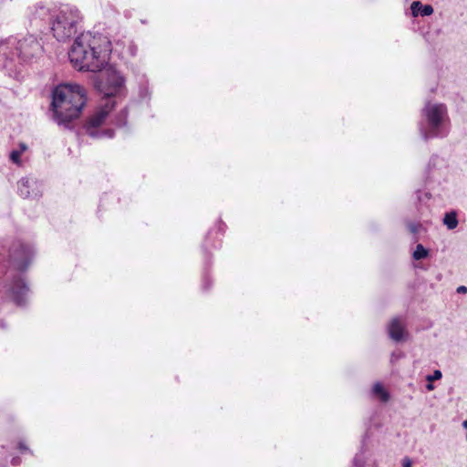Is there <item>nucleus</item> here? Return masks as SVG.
<instances>
[{"instance_id": "nucleus-1", "label": "nucleus", "mask_w": 467, "mask_h": 467, "mask_svg": "<svg viewBox=\"0 0 467 467\" xmlns=\"http://www.w3.org/2000/svg\"><path fill=\"white\" fill-rule=\"evenodd\" d=\"M111 51V43L107 36L86 32L75 39L68 57L75 68L97 72L107 64Z\"/></svg>"}, {"instance_id": "nucleus-2", "label": "nucleus", "mask_w": 467, "mask_h": 467, "mask_svg": "<svg viewBox=\"0 0 467 467\" xmlns=\"http://www.w3.org/2000/svg\"><path fill=\"white\" fill-rule=\"evenodd\" d=\"M85 104V89L78 84H61L52 92L54 119L59 125L67 126L78 119Z\"/></svg>"}, {"instance_id": "nucleus-3", "label": "nucleus", "mask_w": 467, "mask_h": 467, "mask_svg": "<svg viewBox=\"0 0 467 467\" xmlns=\"http://www.w3.org/2000/svg\"><path fill=\"white\" fill-rule=\"evenodd\" d=\"M124 78L113 67H109L103 73L104 94L103 105L95 112L86 125L87 133L90 137H99L96 128L101 125L116 104L115 97L120 96L124 90Z\"/></svg>"}, {"instance_id": "nucleus-4", "label": "nucleus", "mask_w": 467, "mask_h": 467, "mask_svg": "<svg viewBox=\"0 0 467 467\" xmlns=\"http://www.w3.org/2000/svg\"><path fill=\"white\" fill-rule=\"evenodd\" d=\"M450 118L442 103L428 102L421 112L420 132L424 140L442 138L448 133Z\"/></svg>"}, {"instance_id": "nucleus-5", "label": "nucleus", "mask_w": 467, "mask_h": 467, "mask_svg": "<svg viewBox=\"0 0 467 467\" xmlns=\"http://www.w3.org/2000/svg\"><path fill=\"white\" fill-rule=\"evenodd\" d=\"M80 15L76 7L64 5L55 10L50 29L58 41H66L76 34Z\"/></svg>"}, {"instance_id": "nucleus-6", "label": "nucleus", "mask_w": 467, "mask_h": 467, "mask_svg": "<svg viewBox=\"0 0 467 467\" xmlns=\"http://www.w3.org/2000/svg\"><path fill=\"white\" fill-rule=\"evenodd\" d=\"M9 47H16V55L24 60L30 59L42 51V46L37 38L32 35L25 36L23 39L16 41L15 38L7 39L1 45L0 51L6 55L5 49Z\"/></svg>"}, {"instance_id": "nucleus-7", "label": "nucleus", "mask_w": 467, "mask_h": 467, "mask_svg": "<svg viewBox=\"0 0 467 467\" xmlns=\"http://www.w3.org/2000/svg\"><path fill=\"white\" fill-rule=\"evenodd\" d=\"M32 254L33 250L31 247L21 243H16L10 251L9 256L16 268L24 270L28 265Z\"/></svg>"}, {"instance_id": "nucleus-8", "label": "nucleus", "mask_w": 467, "mask_h": 467, "mask_svg": "<svg viewBox=\"0 0 467 467\" xmlns=\"http://www.w3.org/2000/svg\"><path fill=\"white\" fill-rule=\"evenodd\" d=\"M18 192L23 198L36 197L40 194V184L31 178H22L18 182Z\"/></svg>"}, {"instance_id": "nucleus-9", "label": "nucleus", "mask_w": 467, "mask_h": 467, "mask_svg": "<svg viewBox=\"0 0 467 467\" xmlns=\"http://www.w3.org/2000/svg\"><path fill=\"white\" fill-rule=\"evenodd\" d=\"M8 292L16 304L22 305L25 303L26 296L28 292V287L25 284L24 280L19 277L12 282L8 287Z\"/></svg>"}, {"instance_id": "nucleus-10", "label": "nucleus", "mask_w": 467, "mask_h": 467, "mask_svg": "<svg viewBox=\"0 0 467 467\" xmlns=\"http://www.w3.org/2000/svg\"><path fill=\"white\" fill-rule=\"evenodd\" d=\"M57 7H50L43 4H37L31 9L30 16L34 22L44 21L48 22L50 25L53 20V15Z\"/></svg>"}, {"instance_id": "nucleus-11", "label": "nucleus", "mask_w": 467, "mask_h": 467, "mask_svg": "<svg viewBox=\"0 0 467 467\" xmlns=\"http://www.w3.org/2000/svg\"><path fill=\"white\" fill-rule=\"evenodd\" d=\"M388 331L389 337L393 339L394 341H402L407 338V332L405 330V325L403 321L400 318H393L389 326H388Z\"/></svg>"}, {"instance_id": "nucleus-12", "label": "nucleus", "mask_w": 467, "mask_h": 467, "mask_svg": "<svg viewBox=\"0 0 467 467\" xmlns=\"http://www.w3.org/2000/svg\"><path fill=\"white\" fill-rule=\"evenodd\" d=\"M410 10L414 17L418 16H428L433 13V7L431 5H422L420 1L412 2Z\"/></svg>"}, {"instance_id": "nucleus-13", "label": "nucleus", "mask_w": 467, "mask_h": 467, "mask_svg": "<svg viewBox=\"0 0 467 467\" xmlns=\"http://www.w3.org/2000/svg\"><path fill=\"white\" fill-rule=\"evenodd\" d=\"M373 394L377 396L381 401H387L389 400V393L384 389L380 383H376L373 386Z\"/></svg>"}, {"instance_id": "nucleus-14", "label": "nucleus", "mask_w": 467, "mask_h": 467, "mask_svg": "<svg viewBox=\"0 0 467 467\" xmlns=\"http://www.w3.org/2000/svg\"><path fill=\"white\" fill-rule=\"evenodd\" d=\"M443 223L450 230L456 228L458 225L456 214L454 213H446L443 218Z\"/></svg>"}, {"instance_id": "nucleus-15", "label": "nucleus", "mask_w": 467, "mask_h": 467, "mask_svg": "<svg viewBox=\"0 0 467 467\" xmlns=\"http://www.w3.org/2000/svg\"><path fill=\"white\" fill-rule=\"evenodd\" d=\"M428 256V250L424 248L422 244H418L416 250L413 253V258L415 260H420Z\"/></svg>"}, {"instance_id": "nucleus-16", "label": "nucleus", "mask_w": 467, "mask_h": 467, "mask_svg": "<svg viewBox=\"0 0 467 467\" xmlns=\"http://www.w3.org/2000/svg\"><path fill=\"white\" fill-rule=\"evenodd\" d=\"M22 154L23 153L19 150H14L10 153V160L16 164H20V157Z\"/></svg>"}, {"instance_id": "nucleus-17", "label": "nucleus", "mask_w": 467, "mask_h": 467, "mask_svg": "<svg viewBox=\"0 0 467 467\" xmlns=\"http://www.w3.org/2000/svg\"><path fill=\"white\" fill-rule=\"evenodd\" d=\"M127 115V110L123 109L117 117L116 124L119 126L124 125L126 123Z\"/></svg>"}, {"instance_id": "nucleus-18", "label": "nucleus", "mask_w": 467, "mask_h": 467, "mask_svg": "<svg viewBox=\"0 0 467 467\" xmlns=\"http://www.w3.org/2000/svg\"><path fill=\"white\" fill-rule=\"evenodd\" d=\"M441 377H442L441 372L440 370H435V371L433 372V374H432V375H428V376L426 377V379H427L429 382H432V381H434V380H438V379H440Z\"/></svg>"}, {"instance_id": "nucleus-19", "label": "nucleus", "mask_w": 467, "mask_h": 467, "mask_svg": "<svg viewBox=\"0 0 467 467\" xmlns=\"http://www.w3.org/2000/svg\"><path fill=\"white\" fill-rule=\"evenodd\" d=\"M136 47L132 43H130L127 51H122V53H127L128 55L132 57L136 55Z\"/></svg>"}, {"instance_id": "nucleus-20", "label": "nucleus", "mask_w": 467, "mask_h": 467, "mask_svg": "<svg viewBox=\"0 0 467 467\" xmlns=\"http://www.w3.org/2000/svg\"><path fill=\"white\" fill-rule=\"evenodd\" d=\"M353 463L355 467H362L363 466V460L361 459L360 455H356L354 458Z\"/></svg>"}, {"instance_id": "nucleus-21", "label": "nucleus", "mask_w": 467, "mask_h": 467, "mask_svg": "<svg viewBox=\"0 0 467 467\" xmlns=\"http://www.w3.org/2000/svg\"><path fill=\"white\" fill-rule=\"evenodd\" d=\"M457 292H458V293H463V294H464V293H467V287H466V286H464V285H461V286H459V287L457 288Z\"/></svg>"}, {"instance_id": "nucleus-22", "label": "nucleus", "mask_w": 467, "mask_h": 467, "mask_svg": "<svg viewBox=\"0 0 467 467\" xmlns=\"http://www.w3.org/2000/svg\"><path fill=\"white\" fill-rule=\"evenodd\" d=\"M27 150V146L25 143L19 144V150L23 153Z\"/></svg>"}, {"instance_id": "nucleus-23", "label": "nucleus", "mask_w": 467, "mask_h": 467, "mask_svg": "<svg viewBox=\"0 0 467 467\" xmlns=\"http://www.w3.org/2000/svg\"><path fill=\"white\" fill-rule=\"evenodd\" d=\"M410 230L412 232V233H417L418 232V226L415 225V224H411L410 225Z\"/></svg>"}, {"instance_id": "nucleus-24", "label": "nucleus", "mask_w": 467, "mask_h": 467, "mask_svg": "<svg viewBox=\"0 0 467 467\" xmlns=\"http://www.w3.org/2000/svg\"><path fill=\"white\" fill-rule=\"evenodd\" d=\"M103 134L107 135L108 137L111 138L113 136V131L111 130H105Z\"/></svg>"}, {"instance_id": "nucleus-25", "label": "nucleus", "mask_w": 467, "mask_h": 467, "mask_svg": "<svg viewBox=\"0 0 467 467\" xmlns=\"http://www.w3.org/2000/svg\"><path fill=\"white\" fill-rule=\"evenodd\" d=\"M403 467H411V462L410 460H405L403 462Z\"/></svg>"}, {"instance_id": "nucleus-26", "label": "nucleus", "mask_w": 467, "mask_h": 467, "mask_svg": "<svg viewBox=\"0 0 467 467\" xmlns=\"http://www.w3.org/2000/svg\"><path fill=\"white\" fill-rule=\"evenodd\" d=\"M426 388L430 391L434 389V386L431 382H429V384L426 386Z\"/></svg>"}, {"instance_id": "nucleus-27", "label": "nucleus", "mask_w": 467, "mask_h": 467, "mask_svg": "<svg viewBox=\"0 0 467 467\" xmlns=\"http://www.w3.org/2000/svg\"><path fill=\"white\" fill-rule=\"evenodd\" d=\"M19 449H20L22 451H23L27 450V448H26V446H24V444H23V443H20V444H19Z\"/></svg>"}, {"instance_id": "nucleus-28", "label": "nucleus", "mask_w": 467, "mask_h": 467, "mask_svg": "<svg viewBox=\"0 0 467 467\" xmlns=\"http://www.w3.org/2000/svg\"><path fill=\"white\" fill-rule=\"evenodd\" d=\"M462 426L465 430H467V420H465L463 422H462Z\"/></svg>"}]
</instances>
